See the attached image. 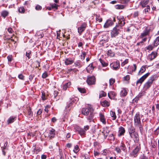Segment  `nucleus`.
<instances>
[{"mask_svg":"<svg viewBox=\"0 0 159 159\" xmlns=\"http://www.w3.org/2000/svg\"><path fill=\"white\" fill-rule=\"evenodd\" d=\"M28 117L30 118L33 116V113L31 111V109L30 107L28 110Z\"/></svg>","mask_w":159,"mask_h":159,"instance_id":"nucleus-40","label":"nucleus"},{"mask_svg":"<svg viewBox=\"0 0 159 159\" xmlns=\"http://www.w3.org/2000/svg\"><path fill=\"white\" fill-rule=\"evenodd\" d=\"M110 66L113 70H117L120 68V63L119 61L113 62L110 64Z\"/></svg>","mask_w":159,"mask_h":159,"instance_id":"nucleus-10","label":"nucleus"},{"mask_svg":"<svg viewBox=\"0 0 159 159\" xmlns=\"http://www.w3.org/2000/svg\"><path fill=\"white\" fill-rule=\"evenodd\" d=\"M139 14V12L138 11H136L134 12L133 14V16L134 18H136L138 16Z\"/></svg>","mask_w":159,"mask_h":159,"instance_id":"nucleus-57","label":"nucleus"},{"mask_svg":"<svg viewBox=\"0 0 159 159\" xmlns=\"http://www.w3.org/2000/svg\"><path fill=\"white\" fill-rule=\"evenodd\" d=\"M47 76L48 75L47 72H45L43 74L42 77L43 78H45L47 77Z\"/></svg>","mask_w":159,"mask_h":159,"instance_id":"nucleus-61","label":"nucleus"},{"mask_svg":"<svg viewBox=\"0 0 159 159\" xmlns=\"http://www.w3.org/2000/svg\"><path fill=\"white\" fill-rule=\"evenodd\" d=\"M115 7L117 9H121L124 8V6L121 5H117L115 6Z\"/></svg>","mask_w":159,"mask_h":159,"instance_id":"nucleus-42","label":"nucleus"},{"mask_svg":"<svg viewBox=\"0 0 159 159\" xmlns=\"http://www.w3.org/2000/svg\"><path fill=\"white\" fill-rule=\"evenodd\" d=\"M71 84V82H70L65 83L62 86L63 89L65 90H66L70 86Z\"/></svg>","mask_w":159,"mask_h":159,"instance_id":"nucleus-26","label":"nucleus"},{"mask_svg":"<svg viewBox=\"0 0 159 159\" xmlns=\"http://www.w3.org/2000/svg\"><path fill=\"white\" fill-rule=\"evenodd\" d=\"M93 111L92 107L90 105H89L88 107L83 108L81 112L83 115L87 116L90 113L91 111Z\"/></svg>","mask_w":159,"mask_h":159,"instance_id":"nucleus-5","label":"nucleus"},{"mask_svg":"<svg viewBox=\"0 0 159 159\" xmlns=\"http://www.w3.org/2000/svg\"><path fill=\"white\" fill-rule=\"evenodd\" d=\"M107 54L111 57H113L115 55V53L111 50H109L107 51Z\"/></svg>","mask_w":159,"mask_h":159,"instance_id":"nucleus-35","label":"nucleus"},{"mask_svg":"<svg viewBox=\"0 0 159 159\" xmlns=\"http://www.w3.org/2000/svg\"><path fill=\"white\" fill-rule=\"evenodd\" d=\"M110 114L111 116L113 118V120H115L116 117L115 113L113 111H111Z\"/></svg>","mask_w":159,"mask_h":159,"instance_id":"nucleus-41","label":"nucleus"},{"mask_svg":"<svg viewBox=\"0 0 159 159\" xmlns=\"http://www.w3.org/2000/svg\"><path fill=\"white\" fill-rule=\"evenodd\" d=\"M9 12L7 11H3L1 12V16L4 18H5L8 15Z\"/></svg>","mask_w":159,"mask_h":159,"instance_id":"nucleus-32","label":"nucleus"},{"mask_svg":"<svg viewBox=\"0 0 159 159\" xmlns=\"http://www.w3.org/2000/svg\"><path fill=\"white\" fill-rule=\"evenodd\" d=\"M152 3L150 2L149 0H141L139 2V5L141 6L142 8L146 7V8L144 9L143 11L146 13L147 12H149L150 10V6L149 3Z\"/></svg>","mask_w":159,"mask_h":159,"instance_id":"nucleus-2","label":"nucleus"},{"mask_svg":"<svg viewBox=\"0 0 159 159\" xmlns=\"http://www.w3.org/2000/svg\"><path fill=\"white\" fill-rule=\"evenodd\" d=\"M150 74V73L148 72L143 75L137 81L136 83V84L138 85V84H139L140 85L143 82V81L148 77Z\"/></svg>","mask_w":159,"mask_h":159,"instance_id":"nucleus-9","label":"nucleus"},{"mask_svg":"<svg viewBox=\"0 0 159 159\" xmlns=\"http://www.w3.org/2000/svg\"><path fill=\"white\" fill-rule=\"evenodd\" d=\"M101 104L104 107H108L110 105L109 102L106 100H104L101 102Z\"/></svg>","mask_w":159,"mask_h":159,"instance_id":"nucleus-29","label":"nucleus"},{"mask_svg":"<svg viewBox=\"0 0 159 159\" xmlns=\"http://www.w3.org/2000/svg\"><path fill=\"white\" fill-rule=\"evenodd\" d=\"M16 116H15L10 117L7 121V124H11L14 122L16 120Z\"/></svg>","mask_w":159,"mask_h":159,"instance_id":"nucleus-22","label":"nucleus"},{"mask_svg":"<svg viewBox=\"0 0 159 159\" xmlns=\"http://www.w3.org/2000/svg\"><path fill=\"white\" fill-rule=\"evenodd\" d=\"M75 131L77 132L82 137H85L86 132L85 131V130L83 129V128L79 126H76L75 127Z\"/></svg>","mask_w":159,"mask_h":159,"instance_id":"nucleus-6","label":"nucleus"},{"mask_svg":"<svg viewBox=\"0 0 159 159\" xmlns=\"http://www.w3.org/2000/svg\"><path fill=\"white\" fill-rule=\"evenodd\" d=\"M50 108V106L49 105H47L45 107V108L44 109V111L47 113H48V109Z\"/></svg>","mask_w":159,"mask_h":159,"instance_id":"nucleus-60","label":"nucleus"},{"mask_svg":"<svg viewBox=\"0 0 159 159\" xmlns=\"http://www.w3.org/2000/svg\"><path fill=\"white\" fill-rule=\"evenodd\" d=\"M65 62L66 65H69L73 63L74 62V60L71 58H66Z\"/></svg>","mask_w":159,"mask_h":159,"instance_id":"nucleus-23","label":"nucleus"},{"mask_svg":"<svg viewBox=\"0 0 159 159\" xmlns=\"http://www.w3.org/2000/svg\"><path fill=\"white\" fill-rule=\"evenodd\" d=\"M114 24L111 20L109 19L107 20L104 25V28H107L110 26Z\"/></svg>","mask_w":159,"mask_h":159,"instance_id":"nucleus-20","label":"nucleus"},{"mask_svg":"<svg viewBox=\"0 0 159 159\" xmlns=\"http://www.w3.org/2000/svg\"><path fill=\"white\" fill-rule=\"evenodd\" d=\"M42 9V7L39 5H37L35 7V9L37 11L41 10Z\"/></svg>","mask_w":159,"mask_h":159,"instance_id":"nucleus-52","label":"nucleus"},{"mask_svg":"<svg viewBox=\"0 0 159 159\" xmlns=\"http://www.w3.org/2000/svg\"><path fill=\"white\" fill-rule=\"evenodd\" d=\"M134 125L135 126L139 125L141 124L140 117V114L138 113L135 115L134 118Z\"/></svg>","mask_w":159,"mask_h":159,"instance_id":"nucleus-7","label":"nucleus"},{"mask_svg":"<svg viewBox=\"0 0 159 159\" xmlns=\"http://www.w3.org/2000/svg\"><path fill=\"white\" fill-rule=\"evenodd\" d=\"M149 32L150 30L149 29H148L147 28H146L143 32L141 34L140 37L141 38H143L147 35H148Z\"/></svg>","mask_w":159,"mask_h":159,"instance_id":"nucleus-19","label":"nucleus"},{"mask_svg":"<svg viewBox=\"0 0 159 159\" xmlns=\"http://www.w3.org/2000/svg\"><path fill=\"white\" fill-rule=\"evenodd\" d=\"M120 148L123 151L125 150L126 149V147H125V145L123 143H121Z\"/></svg>","mask_w":159,"mask_h":159,"instance_id":"nucleus-50","label":"nucleus"},{"mask_svg":"<svg viewBox=\"0 0 159 159\" xmlns=\"http://www.w3.org/2000/svg\"><path fill=\"white\" fill-rule=\"evenodd\" d=\"M127 94V92L125 88H122L120 93V95L121 97L125 96Z\"/></svg>","mask_w":159,"mask_h":159,"instance_id":"nucleus-24","label":"nucleus"},{"mask_svg":"<svg viewBox=\"0 0 159 159\" xmlns=\"http://www.w3.org/2000/svg\"><path fill=\"white\" fill-rule=\"evenodd\" d=\"M110 131L109 129V128L107 127H106L103 128V131L102 132V134L104 135V139H106L107 136L108 134Z\"/></svg>","mask_w":159,"mask_h":159,"instance_id":"nucleus-16","label":"nucleus"},{"mask_svg":"<svg viewBox=\"0 0 159 159\" xmlns=\"http://www.w3.org/2000/svg\"><path fill=\"white\" fill-rule=\"evenodd\" d=\"M108 139L109 141H114L115 140V137L114 135L113 134H111L109 135Z\"/></svg>","mask_w":159,"mask_h":159,"instance_id":"nucleus-33","label":"nucleus"},{"mask_svg":"<svg viewBox=\"0 0 159 159\" xmlns=\"http://www.w3.org/2000/svg\"><path fill=\"white\" fill-rule=\"evenodd\" d=\"M94 110L91 111L89 114V115L87 117V119L89 122H91L92 121H93V118L94 116Z\"/></svg>","mask_w":159,"mask_h":159,"instance_id":"nucleus-18","label":"nucleus"},{"mask_svg":"<svg viewBox=\"0 0 159 159\" xmlns=\"http://www.w3.org/2000/svg\"><path fill=\"white\" fill-rule=\"evenodd\" d=\"M77 89L81 93H84L86 92V90L84 88L78 87Z\"/></svg>","mask_w":159,"mask_h":159,"instance_id":"nucleus-43","label":"nucleus"},{"mask_svg":"<svg viewBox=\"0 0 159 159\" xmlns=\"http://www.w3.org/2000/svg\"><path fill=\"white\" fill-rule=\"evenodd\" d=\"M125 132V128L122 126L120 127L119 128L118 135L119 137H120L123 135Z\"/></svg>","mask_w":159,"mask_h":159,"instance_id":"nucleus-17","label":"nucleus"},{"mask_svg":"<svg viewBox=\"0 0 159 159\" xmlns=\"http://www.w3.org/2000/svg\"><path fill=\"white\" fill-rule=\"evenodd\" d=\"M87 26V24L85 23H83L81 25L80 27L78 28V31L80 35L85 30Z\"/></svg>","mask_w":159,"mask_h":159,"instance_id":"nucleus-8","label":"nucleus"},{"mask_svg":"<svg viewBox=\"0 0 159 159\" xmlns=\"http://www.w3.org/2000/svg\"><path fill=\"white\" fill-rule=\"evenodd\" d=\"M154 44L157 46L159 44V36L157 37L154 40Z\"/></svg>","mask_w":159,"mask_h":159,"instance_id":"nucleus-39","label":"nucleus"},{"mask_svg":"<svg viewBox=\"0 0 159 159\" xmlns=\"http://www.w3.org/2000/svg\"><path fill=\"white\" fill-rule=\"evenodd\" d=\"M79 100L78 98L77 97H72L70 98L69 101L67 103V105L66 107V111H69L70 108L68 109L70 107H72L74 105L76 102Z\"/></svg>","mask_w":159,"mask_h":159,"instance_id":"nucleus-3","label":"nucleus"},{"mask_svg":"<svg viewBox=\"0 0 159 159\" xmlns=\"http://www.w3.org/2000/svg\"><path fill=\"white\" fill-rule=\"evenodd\" d=\"M18 11L20 13H23L25 11V9L23 7H20L18 9Z\"/></svg>","mask_w":159,"mask_h":159,"instance_id":"nucleus-53","label":"nucleus"},{"mask_svg":"<svg viewBox=\"0 0 159 159\" xmlns=\"http://www.w3.org/2000/svg\"><path fill=\"white\" fill-rule=\"evenodd\" d=\"M79 150L80 148L78 145H77L75 146L73 151L75 153H77L79 151Z\"/></svg>","mask_w":159,"mask_h":159,"instance_id":"nucleus-38","label":"nucleus"},{"mask_svg":"<svg viewBox=\"0 0 159 159\" xmlns=\"http://www.w3.org/2000/svg\"><path fill=\"white\" fill-rule=\"evenodd\" d=\"M100 118L101 121L104 124H105L106 123V120L104 118V116L102 113H100Z\"/></svg>","mask_w":159,"mask_h":159,"instance_id":"nucleus-30","label":"nucleus"},{"mask_svg":"<svg viewBox=\"0 0 159 159\" xmlns=\"http://www.w3.org/2000/svg\"><path fill=\"white\" fill-rule=\"evenodd\" d=\"M108 150L106 149H105L102 152V154L105 156L108 153Z\"/></svg>","mask_w":159,"mask_h":159,"instance_id":"nucleus-54","label":"nucleus"},{"mask_svg":"<svg viewBox=\"0 0 159 159\" xmlns=\"http://www.w3.org/2000/svg\"><path fill=\"white\" fill-rule=\"evenodd\" d=\"M86 54L85 52H82V54L80 55V57L81 59L83 60H84L85 58V56Z\"/></svg>","mask_w":159,"mask_h":159,"instance_id":"nucleus-51","label":"nucleus"},{"mask_svg":"<svg viewBox=\"0 0 159 159\" xmlns=\"http://www.w3.org/2000/svg\"><path fill=\"white\" fill-rule=\"evenodd\" d=\"M86 81L89 85L93 84L95 83V77L94 76L90 77L88 78Z\"/></svg>","mask_w":159,"mask_h":159,"instance_id":"nucleus-12","label":"nucleus"},{"mask_svg":"<svg viewBox=\"0 0 159 159\" xmlns=\"http://www.w3.org/2000/svg\"><path fill=\"white\" fill-rule=\"evenodd\" d=\"M108 96L109 98L111 99L114 98L116 94L113 91H111L108 93Z\"/></svg>","mask_w":159,"mask_h":159,"instance_id":"nucleus-28","label":"nucleus"},{"mask_svg":"<svg viewBox=\"0 0 159 159\" xmlns=\"http://www.w3.org/2000/svg\"><path fill=\"white\" fill-rule=\"evenodd\" d=\"M129 132L130 136L135 133L136 132L135 128L131 126L129 129Z\"/></svg>","mask_w":159,"mask_h":159,"instance_id":"nucleus-25","label":"nucleus"},{"mask_svg":"<svg viewBox=\"0 0 159 159\" xmlns=\"http://www.w3.org/2000/svg\"><path fill=\"white\" fill-rule=\"evenodd\" d=\"M31 54V51H28L26 52V55L28 58L29 59L30 58V55Z\"/></svg>","mask_w":159,"mask_h":159,"instance_id":"nucleus-55","label":"nucleus"},{"mask_svg":"<svg viewBox=\"0 0 159 159\" xmlns=\"http://www.w3.org/2000/svg\"><path fill=\"white\" fill-rule=\"evenodd\" d=\"M130 136L133 139L134 142L135 143H138L139 140V135L137 133L135 132V133L131 135H130Z\"/></svg>","mask_w":159,"mask_h":159,"instance_id":"nucleus-14","label":"nucleus"},{"mask_svg":"<svg viewBox=\"0 0 159 159\" xmlns=\"http://www.w3.org/2000/svg\"><path fill=\"white\" fill-rule=\"evenodd\" d=\"M8 60L9 61H11L12 60V57L11 55H9L7 57Z\"/></svg>","mask_w":159,"mask_h":159,"instance_id":"nucleus-62","label":"nucleus"},{"mask_svg":"<svg viewBox=\"0 0 159 159\" xmlns=\"http://www.w3.org/2000/svg\"><path fill=\"white\" fill-rule=\"evenodd\" d=\"M93 65L92 64H90L89 65V66H88V68H87V71L88 72L90 73V71H89L88 70V69H90V70H93Z\"/></svg>","mask_w":159,"mask_h":159,"instance_id":"nucleus-45","label":"nucleus"},{"mask_svg":"<svg viewBox=\"0 0 159 159\" xmlns=\"http://www.w3.org/2000/svg\"><path fill=\"white\" fill-rule=\"evenodd\" d=\"M89 129V126L88 125H85V126H84V128H83V129L85 130V131L86 132V131L87 130Z\"/></svg>","mask_w":159,"mask_h":159,"instance_id":"nucleus-59","label":"nucleus"},{"mask_svg":"<svg viewBox=\"0 0 159 159\" xmlns=\"http://www.w3.org/2000/svg\"><path fill=\"white\" fill-rule=\"evenodd\" d=\"M106 93L103 91L100 92V94L99 95V98H101L103 97H105L106 95Z\"/></svg>","mask_w":159,"mask_h":159,"instance_id":"nucleus-47","label":"nucleus"},{"mask_svg":"<svg viewBox=\"0 0 159 159\" xmlns=\"http://www.w3.org/2000/svg\"><path fill=\"white\" fill-rule=\"evenodd\" d=\"M109 81L110 85H112L115 83V80L113 78H111L109 80Z\"/></svg>","mask_w":159,"mask_h":159,"instance_id":"nucleus-48","label":"nucleus"},{"mask_svg":"<svg viewBox=\"0 0 159 159\" xmlns=\"http://www.w3.org/2000/svg\"><path fill=\"white\" fill-rule=\"evenodd\" d=\"M51 6H52V9H57L58 7L59 6L56 3H51L50 4Z\"/></svg>","mask_w":159,"mask_h":159,"instance_id":"nucleus-37","label":"nucleus"},{"mask_svg":"<svg viewBox=\"0 0 159 159\" xmlns=\"http://www.w3.org/2000/svg\"><path fill=\"white\" fill-rule=\"evenodd\" d=\"M99 60L101 63L102 65L103 66H106L108 65V64L105 62L104 61L102 60L100 58Z\"/></svg>","mask_w":159,"mask_h":159,"instance_id":"nucleus-44","label":"nucleus"},{"mask_svg":"<svg viewBox=\"0 0 159 159\" xmlns=\"http://www.w3.org/2000/svg\"><path fill=\"white\" fill-rule=\"evenodd\" d=\"M116 150L118 153H120L121 151V149L120 148H119L118 147H116Z\"/></svg>","mask_w":159,"mask_h":159,"instance_id":"nucleus-63","label":"nucleus"},{"mask_svg":"<svg viewBox=\"0 0 159 159\" xmlns=\"http://www.w3.org/2000/svg\"><path fill=\"white\" fill-rule=\"evenodd\" d=\"M42 110L40 109L37 111V115H39L42 113Z\"/></svg>","mask_w":159,"mask_h":159,"instance_id":"nucleus-64","label":"nucleus"},{"mask_svg":"<svg viewBox=\"0 0 159 159\" xmlns=\"http://www.w3.org/2000/svg\"><path fill=\"white\" fill-rule=\"evenodd\" d=\"M42 98L43 100L46 99V97L45 96V93L43 92L42 93Z\"/></svg>","mask_w":159,"mask_h":159,"instance_id":"nucleus-58","label":"nucleus"},{"mask_svg":"<svg viewBox=\"0 0 159 159\" xmlns=\"http://www.w3.org/2000/svg\"><path fill=\"white\" fill-rule=\"evenodd\" d=\"M18 77L19 78V79L24 80V78L25 76L23 75L22 74H20L18 76Z\"/></svg>","mask_w":159,"mask_h":159,"instance_id":"nucleus-56","label":"nucleus"},{"mask_svg":"<svg viewBox=\"0 0 159 159\" xmlns=\"http://www.w3.org/2000/svg\"><path fill=\"white\" fill-rule=\"evenodd\" d=\"M158 76L156 75H154L150 77L148 81L145 84L143 88L145 90H146L149 88L154 81L157 80V79Z\"/></svg>","mask_w":159,"mask_h":159,"instance_id":"nucleus-1","label":"nucleus"},{"mask_svg":"<svg viewBox=\"0 0 159 159\" xmlns=\"http://www.w3.org/2000/svg\"><path fill=\"white\" fill-rule=\"evenodd\" d=\"M117 18L119 20V23L120 25H118V26H120L121 29V27L125 24L124 18L123 16H120V17L117 16ZM117 25L118 26V25Z\"/></svg>","mask_w":159,"mask_h":159,"instance_id":"nucleus-13","label":"nucleus"},{"mask_svg":"<svg viewBox=\"0 0 159 159\" xmlns=\"http://www.w3.org/2000/svg\"><path fill=\"white\" fill-rule=\"evenodd\" d=\"M146 66H142L140 70L138 73V74L139 75H140L142 73L144 72L146 70Z\"/></svg>","mask_w":159,"mask_h":159,"instance_id":"nucleus-31","label":"nucleus"},{"mask_svg":"<svg viewBox=\"0 0 159 159\" xmlns=\"http://www.w3.org/2000/svg\"><path fill=\"white\" fill-rule=\"evenodd\" d=\"M156 47L153 43L152 44L149 45L145 48L146 50H148L149 51L152 50L155 47Z\"/></svg>","mask_w":159,"mask_h":159,"instance_id":"nucleus-27","label":"nucleus"},{"mask_svg":"<svg viewBox=\"0 0 159 159\" xmlns=\"http://www.w3.org/2000/svg\"><path fill=\"white\" fill-rule=\"evenodd\" d=\"M120 29V26L117 25L114 27L111 32V37L114 38L119 33Z\"/></svg>","mask_w":159,"mask_h":159,"instance_id":"nucleus-4","label":"nucleus"},{"mask_svg":"<svg viewBox=\"0 0 159 159\" xmlns=\"http://www.w3.org/2000/svg\"><path fill=\"white\" fill-rule=\"evenodd\" d=\"M140 149V147L139 145L137 146L133 150L131 153V155L134 157L137 155Z\"/></svg>","mask_w":159,"mask_h":159,"instance_id":"nucleus-11","label":"nucleus"},{"mask_svg":"<svg viewBox=\"0 0 159 159\" xmlns=\"http://www.w3.org/2000/svg\"><path fill=\"white\" fill-rule=\"evenodd\" d=\"M55 135V130L52 129L49 131V137L50 139H52L54 137Z\"/></svg>","mask_w":159,"mask_h":159,"instance_id":"nucleus-21","label":"nucleus"},{"mask_svg":"<svg viewBox=\"0 0 159 159\" xmlns=\"http://www.w3.org/2000/svg\"><path fill=\"white\" fill-rule=\"evenodd\" d=\"M41 150L40 148H37L35 147L34 148V152H35L37 154L39 152H40Z\"/></svg>","mask_w":159,"mask_h":159,"instance_id":"nucleus-46","label":"nucleus"},{"mask_svg":"<svg viewBox=\"0 0 159 159\" xmlns=\"http://www.w3.org/2000/svg\"><path fill=\"white\" fill-rule=\"evenodd\" d=\"M157 53L155 51L152 52L150 54H149L148 56V59L152 61L155 58L157 57Z\"/></svg>","mask_w":159,"mask_h":159,"instance_id":"nucleus-15","label":"nucleus"},{"mask_svg":"<svg viewBox=\"0 0 159 159\" xmlns=\"http://www.w3.org/2000/svg\"><path fill=\"white\" fill-rule=\"evenodd\" d=\"M136 126H137V127H138L139 129L140 132L141 133H142L143 132V126L142 125V124H139V125H137Z\"/></svg>","mask_w":159,"mask_h":159,"instance_id":"nucleus-49","label":"nucleus"},{"mask_svg":"<svg viewBox=\"0 0 159 159\" xmlns=\"http://www.w3.org/2000/svg\"><path fill=\"white\" fill-rule=\"evenodd\" d=\"M142 96L141 94H139L138 95L134 98L132 100V102H137L138 100H139L140 98Z\"/></svg>","mask_w":159,"mask_h":159,"instance_id":"nucleus-34","label":"nucleus"},{"mask_svg":"<svg viewBox=\"0 0 159 159\" xmlns=\"http://www.w3.org/2000/svg\"><path fill=\"white\" fill-rule=\"evenodd\" d=\"M96 21H98L99 22H101L102 21V18L100 16L98 15H96Z\"/></svg>","mask_w":159,"mask_h":159,"instance_id":"nucleus-36","label":"nucleus"}]
</instances>
